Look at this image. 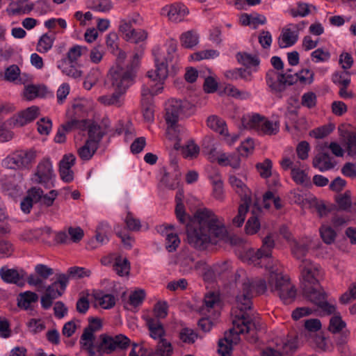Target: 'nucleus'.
<instances>
[{
	"label": "nucleus",
	"instance_id": "obj_47",
	"mask_svg": "<svg viewBox=\"0 0 356 356\" xmlns=\"http://www.w3.org/2000/svg\"><path fill=\"white\" fill-rule=\"evenodd\" d=\"M58 67L61 69L63 74L74 79H80L83 74L82 71L72 64H65L63 67L58 65Z\"/></svg>",
	"mask_w": 356,
	"mask_h": 356
},
{
	"label": "nucleus",
	"instance_id": "obj_43",
	"mask_svg": "<svg viewBox=\"0 0 356 356\" xmlns=\"http://www.w3.org/2000/svg\"><path fill=\"white\" fill-rule=\"evenodd\" d=\"M229 181L232 187L235 190V191L238 195H240L241 196L248 195V189L242 180L237 178L235 175H230L229 178Z\"/></svg>",
	"mask_w": 356,
	"mask_h": 356
},
{
	"label": "nucleus",
	"instance_id": "obj_29",
	"mask_svg": "<svg viewBox=\"0 0 356 356\" xmlns=\"http://www.w3.org/2000/svg\"><path fill=\"white\" fill-rule=\"evenodd\" d=\"M181 46L186 49H191L196 46L199 42V35L195 31H187L180 35Z\"/></svg>",
	"mask_w": 356,
	"mask_h": 356
},
{
	"label": "nucleus",
	"instance_id": "obj_40",
	"mask_svg": "<svg viewBox=\"0 0 356 356\" xmlns=\"http://www.w3.org/2000/svg\"><path fill=\"white\" fill-rule=\"evenodd\" d=\"M291 174L293 181L296 184L303 186L310 184L309 177L303 170L300 169L298 166L293 167Z\"/></svg>",
	"mask_w": 356,
	"mask_h": 356
},
{
	"label": "nucleus",
	"instance_id": "obj_42",
	"mask_svg": "<svg viewBox=\"0 0 356 356\" xmlns=\"http://www.w3.org/2000/svg\"><path fill=\"white\" fill-rule=\"evenodd\" d=\"M273 202L275 207L280 209L282 207L281 200L279 197H275L272 191H267L263 195L262 205L264 208L268 209L270 203Z\"/></svg>",
	"mask_w": 356,
	"mask_h": 356
},
{
	"label": "nucleus",
	"instance_id": "obj_23",
	"mask_svg": "<svg viewBox=\"0 0 356 356\" xmlns=\"http://www.w3.org/2000/svg\"><path fill=\"white\" fill-rule=\"evenodd\" d=\"M86 122V126L80 129H85L88 128V139L87 140H92L99 145L103 136L106 134V131L105 129H103L99 125L95 123H89L88 120H84Z\"/></svg>",
	"mask_w": 356,
	"mask_h": 356
},
{
	"label": "nucleus",
	"instance_id": "obj_35",
	"mask_svg": "<svg viewBox=\"0 0 356 356\" xmlns=\"http://www.w3.org/2000/svg\"><path fill=\"white\" fill-rule=\"evenodd\" d=\"M113 269L120 276L129 275L130 264L128 259L122 256H118L115 259Z\"/></svg>",
	"mask_w": 356,
	"mask_h": 356
},
{
	"label": "nucleus",
	"instance_id": "obj_57",
	"mask_svg": "<svg viewBox=\"0 0 356 356\" xmlns=\"http://www.w3.org/2000/svg\"><path fill=\"white\" fill-rule=\"evenodd\" d=\"M332 81L334 83L347 87L350 82V74L346 71L336 72L332 76Z\"/></svg>",
	"mask_w": 356,
	"mask_h": 356
},
{
	"label": "nucleus",
	"instance_id": "obj_32",
	"mask_svg": "<svg viewBox=\"0 0 356 356\" xmlns=\"http://www.w3.org/2000/svg\"><path fill=\"white\" fill-rule=\"evenodd\" d=\"M237 61L247 68L257 67L259 65V59L257 56H252L245 52H239L236 56Z\"/></svg>",
	"mask_w": 356,
	"mask_h": 356
},
{
	"label": "nucleus",
	"instance_id": "obj_41",
	"mask_svg": "<svg viewBox=\"0 0 356 356\" xmlns=\"http://www.w3.org/2000/svg\"><path fill=\"white\" fill-rule=\"evenodd\" d=\"M309 251V246L303 242L294 241L292 247L291 252L293 255L299 260L302 261L304 257L307 255Z\"/></svg>",
	"mask_w": 356,
	"mask_h": 356
},
{
	"label": "nucleus",
	"instance_id": "obj_28",
	"mask_svg": "<svg viewBox=\"0 0 356 356\" xmlns=\"http://www.w3.org/2000/svg\"><path fill=\"white\" fill-rule=\"evenodd\" d=\"M207 126L222 136L229 137L225 122L216 115H211L207 119Z\"/></svg>",
	"mask_w": 356,
	"mask_h": 356
},
{
	"label": "nucleus",
	"instance_id": "obj_14",
	"mask_svg": "<svg viewBox=\"0 0 356 356\" xmlns=\"http://www.w3.org/2000/svg\"><path fill=\"white\" fill-rule=\"evenodd\" d=\"M188 14L187 8L181 3L165 6L161 10V15L168 16L173 22H180Z\"/></svg>",
	"mask_w": 356,
	"mask_h": 356
},
{
	"label": "nucleus",
	"instance_id": "obj_19",
	"mask_svg": "<svg viewBox=\"0 0 356 356\" xmlns=\"http://www.w3.org/2000/svg\"><path fill=\"white\" fill-rule=\"evenodd\" d=\"M327 146L325 144L324 147H321L319 152L315 156L313 160V166L323 172L334 168V164L331 161L329 153L325 151Z\"/></svg>",
	"mask_w": 356,
	"mask_h": 356
},
{
	"label": "nucleus",
	"instance_id": "obj_45",
	"mask_svg": "<svg viewBox=\"0 0 356 356\" xmlns=\"http://www.w3.org/2000/svg\"><path fill=\"white\" fill-rule=\"evenodd\" d=\"M97 303L103 309H111L115 305V298L112 294H97L95 296Z\"/></svg>",
	"mask_w": 356,
	"mask_h": 356
},
{
	"label": "nucleus",
	"instance_id": "obj_15",
	"mask_svg": "<svg viewBox=\"0 0 356 356\" xmlns=\"http://www.w3.org/2000/svg\"><path fill=\"white\" fill-rule=\"evenodd\" d=\"M68 284V277L64 273H60L57 275V280L51 284L46 286V294L51 296V298L56 299L60 297Z\"/></svg>",
	"mask_w": 356,
	"mask_h": 356
},
{
	"label": "nucleus",
	"instance_id": "obj_11",
	"mask_svg": "<svg viewBox=\"0 0 356 356\" xmlns=\"http://www.w3.org/2000/svg\"><path fill=\"white\" fill-rule=\"evenodd\" d=\"M298 347L296 337L282 339L277 343L276 348H266L262 351V356H286L292 354Z\"/></svg>",
	"mask_w": 356,
	"mask_h": 356
},
{
	"label": "nucleus",
	"instance_id": "obj_16",
	"mask_svg": "<svg viewBox=\"0 0 356 356\" xmlns=\"http://www.w3.org/2000/svg\"><path fill=\"white\" fill-rule=\"evenodd\" d=\"M76 157L73 154H65L60 161L59 172L60 178L65 182H71L74 179L72 167L75 164Z\"/></svg>",
	"mask_w": 356,
	"mask_h": 356
},
{
	"label": "nucleus",
	"instance_id": "obj_38",
	"mask_svg": "<svg viewBox=\"0 0 356 356\" xmlns=\"http://www.w3.org/2000/svg\"><path fill=\"white\" fill-rule=\"evenodd\" d=\"M19 76L20 70L17 65H10L5 70L4 79L7 81L22 83L23 81Z\"/></svg>",
	"mask_w": 356,
	"mask_h": 356
},
{
	"label": "nucleus",
	"instance_id": "obj_36",
	"mask_svg": "<svg viewBox=\"0 0 356 356\" xmlns=\"http://www.w3.org/2000/svg\"><path fill=\"white\" fill-rule=\"evenodd\" d=\"M99 145L92 142V140H86L85 145L79 148V155L83 160H89L93 156L98 148Z\"/></svg>",
	"mask_w": 356,
	"mask_h": 356
},
{
	"label": "nucleus",
	"instance_id": "obj_55",
	"mask_svg": "<svg viewBox=\"0 0 356 356\" xmlns=\"http://www.w3.org/2000/svg\"><path fill=\"white\" fill-rule=\"evenodd\" d=\"M219 56V52L214 49H207L197 51L191 55V58L195 60H200L202 59L214 58Z\"/></svg>",
	"mask_w": 356,
	"mask_h": 356
},
{
	"label": "nucleus",
	"instance_id": "obj_52",
	"mask_svg": "<svg viewBox=\"0 0 356 356\" xmlns=\"http://www.w3.org/2000/svg\"><path fill=\"white\" fill-rule=\"evenodd\" d=\"M232 349V339L225 336L224 339L218 341V353L222 356H227Z\"/></svg>",
	"mask_w": 356,
	"mask_h": 356
},
{
	"label": "nucleus",
	"instance_id": "obj_27",
	"mask_svg": "<svg viewBox=\"0 0 356 356\" xmlns=\"http://www.w3.org/2000/svg\"><path fill=\"white\" fill-rule=\"evenodd\" d=\"M173 348L170 342L165 339H161L154 350L148 353L147 356H171Z\"/></svg>",
	"mask_w": 356,
	"mask_h": 356
},
{
	"label": "nucleus",
	"instance_id": "obj_17",
	"mask_svg": "<svg viewBox=\"0 0 356 356\" xmlns=\"http://www.w3.org/2000/svg\"><path fill=\"white\" fill-rule=\"evenodd\" d=\"M0 276L3 281L15 284L18 286L23 285L25 279L27 277L26 273L23 270H18L5 267H2L0 269Z\"/></svg>",
	"mask_w": 356,
	"mask_h": 356
},
{
	"label": "nucleus",
	"instance_id": "obj_54",
	"mask_svg": "<svg viewBox=\"0 0 356 356\" xmlns=\"http://www.w3.org/2000/svg\"><path fill=\"white\" fill-rule=\"evenodd\" d=\"M31 6L38 15H43L51 10L50 3L47 0H38L35 3H31Z\"/></svg>",
	"mask_w": 356,
	"mask_h": 356
},
{
	"label": "nucleus",
	"instance_id": "obj_7",
	"mask_svg": "<svg viewBox=\"0 0 356 356\" xmlns=\"http://www.w3.org/2000/svg\"><path fill=\"white\" fill-rule=\"evenodd\" d=\"M36 157L37 152L33 149L19 150L4 159L3 165L9 169H29Z\"/></svg>",
	"mask_w": 356,
	"mask_h": 356
},
{
	"label": "nucleus",
	"instance_id": "obj_12",
	"mask_svg": "<svg viewBox=\"0 0 356 356\" xmlns=\"http://www.w3.org/2000/svg\"><path fill=\"white\" fill-rule=\"evenodd\" d=\"M35 275L31 274L27 276V282L38 288V290H43L46 287L44 280L54 274V270L47 265L39 264L35 266Z\"/></svg>",
	"mask_w": 356,
	"mask_h": 356
},
{
	"label": "nucleus",
	"instance_id": "obj_63",
	"mask_svg": "<svg viewBox=\"0 0 356 356\" xmlns=\"http://www.w3.org/2000/svg\"><path fill=\"white\" fill-rule=\"evenodd\" d=\"M90 329V328L86 327L81 336L80 343L83 347L94 345L95 332Z\"/></svg>",
	"mask_w": 356,
	"mask_h": 356
},
{
	"label": "nucleus",
	"instance_id": "obj_59",
	"mask_svg": "<svg viewBox=\"0 0 356 356\" xmlns=\"http://www.w3.org/2000/svg\"><path fill=\"white\" fill-rule=\"evenodd\" d=\"M248 211V205L246 203L241 204L238 210V214L232 220L233 224L236 227H241L244 222L245 215Z\"/></svg>",
	"mask_w": 356,
	"mask_h": 356
},
{
	"label": "nucleus",
	"instance_id": "obj_5",
	"mask_svg": "<svg viewBox=\"0 0 356 356\" xmlns=\"http://www.w3.org/2000/svg\"><path fill=\"white\" fill-rule=\"evenodd\" d=\"M156 58L158 81L154 76L152 71L147 72L148 82L142 88V106L144 119L147 122H152L154 119V109L152 98L154 95L161 93L163 89V85L167 78V70L163 63H159Z\"/></svg>",
	"mask_w": 356,
	"mask_h": 356
},
{
	"label": "nucleus",
	"instance_id": "obj_21",
	"mask_svg": "<svg viewBox=\"0 0 356 356\" xmlns=\"http://www.w3.org/2000/svg\"><path fill=\"white\" fill-rule=\"evenodd\" d=\"M86 122L85 120H72L68 121L65 124L61 125L58 129L57 133L55 136L54 140L56 143H62L65 140V133L70 131L74 129L82 128L86 126Z\"/></svg>",
	"mask_w": 356,
	"mask_h": 356
},
{
	"label": "nucleus",
	"instance_id": "obj_26",
	"mask_svg": "<svg viewBox=\"0 0 356 356\" xmlns=\"http://www.w3.org/2000/svg\"><path fill=\"white\" fill-rule=\"evenodd\" d=\"M173 227L174 226L170 225L168 227H161L159 230L162 234L166 236L165 248L168 252L175 251L180 243V240L176 234L169 233V229L172 230Z\"/></svg>",
	"mask_w": 356,
	"mask_h": 356
},
{
	"label": "nucleus",
	"instance_id": "obj_50",
	"mask_svg": "<svg viewBox=\"0 0 356 356\" xmlns=\"http://www.w3.org/2000/svg\"><path fill=\"white\" fill-rule=\"evenodd\" d=\"M272 161L266 159L263 162L257 164V169L262 178L266 179L272 175Z\"/></svg>",
	"mask_w": 356,
	"mask_h": 356
},
{
	"label": "nucleus",
	"instance_id": "obj_10",
	"mask_svg": "<svg viewBox=\"0 0 356 356\" xmlns=\"http://www.w3.org/2000/svg\"><path fill=\"white\" fill-rule=\"evenodd\" d=\"M101 342L97 346L99 353H111L117 348L125 349L130 343V340L123 334H118L115 337L107 334H101Z\"/></svg>",
	"mask_w": 356,
	"mask_h": 356
},
{
	"label": "nucleus",
	"instance_id": "obj_20",
	"mask_svg": "<svg viewBox=\"0 0 356 356\" xmlns=\"http://www.w3.org/2000/svg\"><path fill=\"white\" fill-rule=\"evenodd\" d=\"M298 39L297 28L288 26L282 29L279 37L278 45L280 48L289 47L293 46Z\"/></svg>",
	"mask_w": 356,
	"mask_h": 356
},
{
	"label": "nucleus",
	"instance_id": "obj_44",
	"mask_svg": "<svg viewBox=\"0 0 356 356\" xmlns=\"http://www.w3.org/2000/svg\"><path fill=\"white\" fill-rule=\"evenodd\" d=\"M113 7L111 0H93L90 6L92 10L101 13H108Z\"/></svg>",
	"mask_w": 356,
	"mask_h": 356
},
{
	"label": "nucleus",
	"instance_id": "obj_18",
	"mask_svg": "<svg viewBox=\"0 0 356 356\" xmlns=\"http://www.w3.org/2000/svg\"><path fill=\"white\" fill-rule=\"evenodd\" d=\"M38 115V108L36 106H31L22 111L17 115L11 118L9 124L15 127H22L33 121Z\"/></svg>",
	"mask_w": 356,
	"mask_h": 356
},
{
	"label": "nucleus",
	"instance_id": "obj_48",
	"mask_svg": "<svg viewBox=\"0 0 356 356\" xmlns=\"http://www.w3.org/2000/svg\"><path fill=\"white\" fill-rule=\"evenodd\" d=\"M310 207H314L320 218L325 217L330 213V209L325 204L318 200L316 197H311L309 200Z\"/></svg>",
	"mask_w": 356,
	"mask_h": 356
},
{
	"label": "nucleus",
	"instance_id": "obj_25",
	"mask_svg": "<svg viewBox=\"0 0 356 356\" xmlns=\"http://www.w3.org/2000/svg\"><path fill=\"white\" fill-rule=\"evenodd\" d=\"M264 116L253 113L243 117L241 120L242 126L245 129L254 130L259 133Z\"/></svg>",
	"mask_w": 356,
	"mask_h": 356
},
{
	"label": "nucleus",
	"instance_id": "obj_56",
	"mask_svg": "<svg viewBox=\"0 0 356 356\" xmlns=\"http://www.w3.org/2000/svg\"><path fill=\"white\" fill-rule=\"evenodd\" d=\"M346 326V323L342 321L340 316L335 315L330 318L329 330L333 333H337Z\"/></svg>",
	"mask_w": 356,
	"mask_h": 356
},
{
	"label": "nucleus",
	"instance_id": "obj_62",
	"mask_svg": "<svg viewBox=\"0 0 356 356\" xmlns=\"http://www.w3.org/2000/svg\"><path fill=\"white\" fill-rule=\"evenodd\" d=\"M87 50V48L80 45H75L70 48L67 52V58L73 63L76 61L77 59L83 54L84 51Z\"/></svg>",
	"mask_w": 356,
	"mask_h": 356
},
{
	"label": "nucleus",
	"instance_id": "obj_58",
	"mask_svg": "<svg viewBox=\"0 0 356 356\" xmlns=\"http://www.w3.org/2000/svg\"><path fill=\"white\" fill-rule=\"evenodd\" d=\"M260 222L255 215H252L248 220L245 225V231L248 234H256L260 228Z\"/></svg>",
	"mask_w": 356,
	"mask_h": 356
},
{
	"label": "nucleus",
	"instance_id": "obj_13",
	"mask_svg": "<svg viewBox=\"0 0 356 356\" xmlns=\"http://www.w3.org/2000/svg\"><path fill=\"white\" fill-rule=\"evenodd\" d=\"M166 45H167V54H168L167 57L161 56L159 54V49H154L153 51L156 70L154 72H153L152 70H151V71L152 72V74H154V76L156 79V81H158L156 58H158L160 60L159 63H163L166 67V70H168V63L172 62L175 57V54H176L177 48V42L174 40H170L168 41ZM168 73V70H167V74Z\"/></svg>",
	"mask_w": 356,
	"mask_h": 356
},
{
	"label": "nucleus",
	"instance_id": "obj_46",
	"mask_svg": "<svg viewBox=\"0 0 356 356\" xmlns=\"http://www.w3.org/2000/svg\"><path fill=\"white\" fill-rule=\"evenodd\" d=\"M334 129V125L328 124L312 130L309 134L315 138H323L332 132Z\"/></svg>",
	"mask_w": 356,
	"mask_h": 356
},
{
	"label": "nucleus",
	"instance_id": "obj_1",
	"mask_svg": "<svg viewBox=\"0 0 356 356\" xmlns=\"http://www.w3.org/2000/svg\"><path fill=\"white\" fill-rule=\"evenodd\" d=\"M275 247V241L271 234L262 240V245L257 251L249 250L246 254L254 265L264 266L269 271L268 284L262 278L243 280L241 287L236 296L235 308L233 311L232 323L230 334L248 333L257 329L259 318L252 309V299L255 295L264 293L267 288L276 293L284 304L291 303L296 298V290L289 277L279 270L277 261L271 257Z\"/></svg>",
	"mask_w": 356,
	"mask_h": 356
},
{
	"label": "nucleus",
	"instance_id": "obj_3",
	"mask_svg": "<svg viewBox=\"0 0 356 356\" xmlns=\"http://www.w3.org/2000/svg\"><path fill=\"white\" fill-rule=\"evenodd\" d=\"M303 280V293L307 298L317 305L323 315L334 314L336 307L326 300V294L319 284L323 273L321 266L309 259H302L300 265Z\"/></svg>",
	"mask_w": 356,
	"mask_h": 356
},
{
	"label": "nucleus",
	"instance_id": "obj_24",
	"mask_svg": "<svg viewBox=\"0 0 356 356\" xmlns=\"http://www.w3.org/2000/svg\"><path fill=\"white\" fill-rule=\"evenodd\" d=\"M146 324L149 331L150 337L154 339H164L165 334L163 326L159 319L149 318L146 320Z\"/></svg>",
	"mask_w": 356,
	"mask_h": 356
},
{
	"label": "nucleus",
	"instance_id": "obj_51",
	"mask_svg": "<svg viewBox=\"0 0 356 356\" xmlns=\"http://www.w3.org/2000/svg\"><path fill=\"white\" fill-rule=\"evenodd\" d=\"M320 234L323 241L327 244L332 243L337 235L335 231L328 225H322Z\"/></svg>",
	"mask_w": 356,
	"mask_h": 356
},
{
	"label": "nucleus",
	"instance_id": "obj_37",
	"mask_svg": "<svg viewBox=\"0 0 356 356\" xmlns=\"http://www.w3.org/2000/svg\"><path fill=\"white\" fill-rule=\"evenodd\" d=\"M38 300V295L32 291H26L19 295L18 298V306L24 309H28L31 305L37 302Z\"/></svg>",
	"mask_w": 356,
	"mask_h": 356
},
{
	"label": "nucleus",
	"instance_id": "obj_6",
	"mask_svg": "<svg viewBox=\"0 0 356 356\" xmlns=\"http://www.w3.org/2000/svg\"><path fill=\"white\" fill-rule=\"evenodd\" d=\"M193 106L187 100L172 99L165 104V119L168 125L167 131L172 138H177L179 132L178 121L193 113Z\"/></svg>",
	"mask_w": 356,
	"mask_h": 356
},
{
	"label": "nucleus",
	"instance_id": "obj_31",
	"mask_svg": "<svg viewBox=\"0 0 356 356\" xmlns=\"http://www.w3.org/2000/svg\"><path fill=\"white\" fill-rule=\"evenodd\" d=\"M220 305L219 295L215 292H209L204 296L202 311L209 312L211 309L216 310Z\"/></svg>",
	"mask_w": 356,
	"mask_h": 356
},
{
	"label": "nucleus",
	"instance_id": "obj_64",
	"mask_svg": "<svg viewBox=\"0 0 356 356\" xmlns=\"http://www.w3.org/2000/svg\"><path fill=\"white\" fill-rule=\"evenodd\" d=\"M337 202L339 208L346 211L351 205L350 192L346 191L343 194L339 195Z\"/></svg>",
	"mask_w": 356,
	"mask_h": 356
},
{
	"label": "nucleus",
	"instance_id": "obj_61",
	"mask_svg": "<svg viewBox=\"0 0 356 356\" xmlns=\"http://www.w3.org/2000/svg\"><path fill=\"white\" fill-rule=\"evenodd\" d=\"M213 195L218 200H222L224 197L223 184L220 178L216 177L212 181Z\"/></svg>",
	"mask_w": 356,
	"mask_h": 356
},
{
	"label": "nucleus",
	"instance_id": "obj_60",
	"mask_svg": "<svg viewBox=\"0 0 356 356\" xmlns=\"http://www.w3.org/2000/svg\"><path fill=\"white\" fill-rule=\"evenodd\" d=\"M104 54V47L102 45L95 46L90 51V60L92 63L97 64L102 60Z\"/></svg>",
	"mask_w": 356,
	"mask_h": 356
},
{
	"label": "nucleus",
	"instance_id": "obj_33",
	"mask_svg": "<svg viewBox=\"0 0 356 356\" xmlns=\"http://www.w3.org/2000/svg\"><path fill=\"white\" fill-rule=\"evenodd\" d=\"M47 88L40 85H28L25 87L24 91V97L28 100H32L38 97H42L44 95Z\"/></svg>",
	"mask_w": 356,
	"mask_h": 356
},
{
	"label": "nucleus",
	"instance_id": "obj_2",
	"mask_svg": "<svg viewBox=\"0 0 356 356\" xmlns=\"http://www.w3.org/2000/svg\"><path fill=\"white\" fill-rule=\"evenodd\" d=\"M183 192L176 195L175 213L178 220L186 224L188 243L195 248L204 249L209 243H216L227 236L224 223L211 210L198 209L192 218L186 214L182 202Z\"/></svg>",
	"mask_w": 356,
	"mask_h": 356
},
{
	"label": "nucleus",
	"instance_id": "obj_49",
	"mask_svg": "<svg viewBox=\"0 0 356 356\" xmlns=\"http://www.w3.org/2000/svg\"><path fill=\"white\" fill-rule=\"evenodd\" d=\"M68 280L71 279H79L85 277H88L90 275V271L83 267L73 266L67 270Z\"/></svg>",
	"mask_w": 356,
	"mask_h": 356
},
{
	"label": "nucleus",
	"instance_id": "obj_8",
	"mask_svg": "<svg viewBox=\"0 0 356 356\" xmlns=\"http://www.w3.org/2000/svg\"><path fill=\"white\" fill-rule=\"evenodd\" d=\"M266 82L270 91L277 94L284 92L287 86H291L296 83V78L292 74L270 70L266 74Z\"/></svg>",
	"mask_w": 356,
	"mask_h": 356
},
{
	"label": "nucleus",
	"instance_id": "obj_22",
	"mask_svg": "<svg viewBox=\"0 0 356 356\" xmlns=\"http://www.w3.org/2000/svg\"><path fill=\"white\" fill-rule=\"evenodd\" d=\"M33 10L31 3L27 0H17L9 3L7 11L10 15L18 16L30 13Z\"/></svg>",
	"mask_w": 356,
	"mask_h": 356
},
{
	"label": "nucleus",
	"instance_id": "obj_30",
	"mask_svg": "<svg viewBox=\"0 0 356 356\" xmlns=\"http://www.w3.org/2000/svg\"><path fill=\"white\" fill-rule=\"evenodd\" d=\"M180 174L179 172H175L171 175L169 172H167L163 169V174L161 178V183L167 188L174 190L179 184Z\"/></svg>",
	"mask_w": 356,
	"mask_h": 356
},
{
	"label": "nucleus",
	"instance_id": "obj_53",
	"mask_svg": "<svg viewBox=\"0 0 356 356\" xmlns=\"http://www.w3.org/2000/svg\"><path fill=\"white\" fill-rule=\"evenodd\" d=\"M179 339L185 343H193L197 338V334L191 329L182 328L179 332Z\"/></svg>",
	"mask_w": 356,
	"mask_h": 356
},
{
	"label": "nucleus",
	"instance_id": "obj_9",
	"mask_svg": "<svg viewBox=\"0 0 356 356\" xmlns=\"http://www.w3.org/2000/svg\"><path fill=\"white\" fill-rule=\"evenodd\" d=\"M55 177L52 163L49 158H44L38 164L35 172L31 177V181L49 187L53 178Z\"/></svg>",
	"mask_w": 356,
	"mask_h": 356
},
{
	"label": "nucleus",
	"instance_id": "obj_34",
	"mask_svg": "<svg viewBox=\"0 0 356 356\" xmlns=\"http://www.w3.org/2000/svg\"><path fill=\"white\" fill-rule=\"evenodd\" d=\"M279 122L268 120L267 118L264 117L258 134L264 135H275L279 131Z\"/></svg>",
	"mask_w": 356,
	"mask_h": 356
},
{
	"label": "nucleus",
	"instance_id": "obj_4",
	"mask_svg": "<svg viewBox=\"0 0 356 356\" xmlns=\"http://www.w3.org/2000/svg\"><path fill=\"white\" fill-rule=\"evenodd\" d=\"M138 55L134 58L132 65L128 68L118 67L111 71L108 83L114 92L111 95H103L98 100L105 105L120 106L122 104V96L127 88L134 83L136 76V68L138 63Z\"/></svg>",
	"mask_w": 356,
	"mask_h": 356
},
{
	"label": "nucleus",
	"instance_id": "obj_39",
	"mask_svg": "<svg viewBox=\"0 0 356 356\" xmlns=\"http://www.w3.org/2000/svg\"><path fill=\"white\" fill-rule=\"evenodd\" d=\"M54 40V37L47 33L42 35L38 42L36 50L41 54L47 53L51 49Z\"/></svg>",
	"mask_w": 356,
	"mask_h": 356
}]
</instances>
